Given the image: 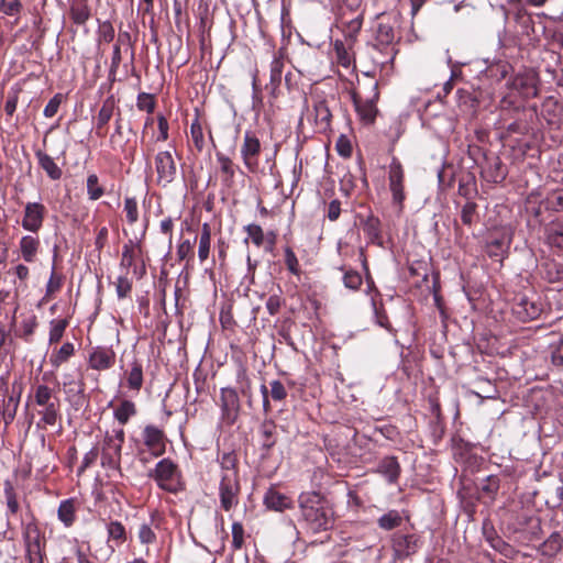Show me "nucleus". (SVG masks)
I'll return each instance as SVG.
<instances>
[{"label":"nucleus","mask_w":563,"mask_h":563,"mask_svg":"<svg viewBox=\"0 0 563 563\" xmlns=\"http://www.w3.org/2000/svg\"><path fill=\"white\" fill-rule=\"evenodd\" d=\"M302 521L313 533L334 526V511L329 501L318 493H302L298 499Z\"/></svg>","instance_id":"nucleus-1"},{"label":"nucleus","mask_w":563,"mask_h":563,"mask_svg":"<svg viewBox=\"0 0 563 563\" xmlns=\"http://www.w3.org/2000/svg\"><path fill=\"white\" fill-rule=\"evenodd\" d=\"M33 399L35 405L41 407L37 411L41 417L37 427L55 426L60 413L59 399L54 390L45 384H38L33 389Z\"/></svg>","instance_id":"nucleus-2"},{"label":"nucleus","mask_w":563,"mask_h":563,"mask_svg":"<svg viewBox=\"0 0 563 563\" xmlns=\"http://www.w3.org/2000/svg\"><path fill=\"white\" fill-rule=\"evenodd\" d=\"M125 439L123 428L112 429L101 442V466L111 471H121L122 448Z\"/></svg>","instance_id":"nucleus-3"},{"label":"nucleus","mask_w":563,"mask_h":563,"mask_svg":"<svg viewBox=\"0 0 563 563\" xmlns=\"http://www.w3.org/2000/svg\"><path fill=\"white\" fill-rule=\"evenodd\" d=\"M512 313L522 322L538 319L543 311V303L534 292L518 294L514 298Z\"/></svg>","instance_id":"nucleus-4"},{"label":"nucleus","mask_w":563,"mask_h":563,"mask_svg":"<svg viewBox=\"0 0 563 563\" xmlns=\"http://www.w3.org/2000/svg\"><path fill=\"white\" fill-rule=\"evenodd\" d=\"M308 121L314 125V131L325 133L331 128L332 113L328 99L319 92L312 95V111H308Z\"/></svg>","instance_id":"nucleus-5"},{"label":"nucleus","mask_w":563,"mask_h":563,"mask_svg":"<svg viewBox=\"0 0 563 563\" xmlns=\"http://www.w3.org/2000/svg\"><path fill=\"white\" fill-rule=\"evenodd\" d=\"M219 484V497L221 508L230 511L239 504L241 490L239 473L221 474Z\"/></svg>","instance_id":"nucleus-6"},{"label":"nucleus","mask_w":563,"mask_h":563,"mask_svg":"<svg viewBox=\"0 0 563 563\" xmlns=\"http://www.w3.org/2000/svg\"><path fill=\"white\" fill-rule=\"evenodd\" d=\"M177 474V465L169 459H163L156 464L150 476L156 481L162 489L176 493L178 490Z\"/></svg>","instance_id":"nucleus-7"},{"label":"nucleus","mask_w":563,"mask_h":563,"mask_svg":"<svg viewBox=\"0 0 563 563\" xmlns=\"http://www.w3.org/2000/svg\"><path fill=\"white\" fill-rule=\"evenodd\" d=\"M156 184L167 187L177 177V164L170 151H159L155 155Z\"/></svg>","instance_id":"nucleus-8"},{"label":"nucleus","mask_w":563,"mask_h":563,"mask_svg":"<svg viewBox=\"0 0 563 563\" xmlns=\"http://www.w3.org/2000/svg\"><path fill=\"white\" fill-rule=\"evenodd\" d=\"M63 389L66 400L75 410H79L84 407L86 402L85 383L81 377L77 378L71 373H65L63 375Z\"/></svg>","instance_id":"nucleus-9"},{"label":"nucleus","mask_w":563,"mask_h":563,"mask_svg":"<svg viewBox=\"0 0 563 563\" xmlns=\"http://www.w3.org/2000/svg\"><path fill=\"white\" fill-rule=\"evenodd\" d=\"M220 407L223 422L229 426L233 424L239 416L240 410V399L235 389L230 387L221 388Z\"/></svg>","instance_id":"nucleus-10"},{"label":"nucleus","mask_w":563,"mask_h":563,"mask_svg":"<svg viewBox=\"0 0 563 563\" xmlns=\"http://www.w3.org/2000/svg\"><path fill=\"white\" fill-rule=\"evenodd\" d=\"M261 153V142L257 136L246 131L243 136L241 146V155L246 168L253 172L258 165V155Z\"/></svg>","instance_id":"nucleus-11"},{"label":"nucleus","mask_w":563,"mask_h":563,"mask_svg":"<svg viewBox=\"0 0 563 563\" xmlns=\"http://www.w3.org/2000/svg\"><path fill=\"white\" fill-rule=\"evenodd\" d=\"M537 82V75L528 70L517 74L509 82V87L522 98H532L538 93Z\"/></svg>","instance_id":"nucleus-12"},{"label":"nucleus","mask_w":563,"mask_h":563,"mask_svg":"<svg viewBox=\"0 0 563 563\" xmlns=\"http://www.w3.org/2000/svg\"><path fill=\"white\" fill-rule=\"evenodd\" d=\"M388 180H389V189L393 195V200L395 203L401 207L402 201L405 200L404 192V169L400 162L394 157L389 165L388 172Z\"/></svg>","instance_id":"nucleus-13"},{"label":"nucleus","mask_w":563,"mask_h":563,"mask_svg":"<svg viewBox=\"0 0 563 563\" xmlns=\"http://www.w3.org/2000/svg\"><path fill=\"white\" fill-rule=\"evenodd\" d=\"M420 548V540L416 534H395L393 539L394 555L405 559L415 554Z\"/></svg>","instance_id":"nucleus-14"},{"label":"nucleus","mask_w":563,"mask_h":563,"mask_svg":"<svg viewBox=\"0 0 563 563\" xmlns=\"http://www.w3.org/2000/svg\"><path fill=\"white\" fill-rule=\"evenodd\" d=\"M115 353L111 347L96 346L88 357V365L95 371H107L114 365Z\"/></svg>","instance_id":"nucleus-15"},{"label":"nucleus","mask_w":563,"mask_h":563,"mask_svg":"<svg viewBox=\"0 0 563 563\" xmlns=\"http://www.w3.org/2000/svg\"><path fill=\"white\" fill-rule=\"evenodd\" d=\"M45 214V207L38 202H27L22 219L23 229L30 232H37L42 225Z\"/></svg>","instance_id":"nucleus-16"},{"label":"nucleus","mask_w":563,"mask_h":563,"mask_svg":"<svg viewBox=\"0 0 563 563\" xmlns=\"http://www.w3.org/2000/svg\"><path fill=\"white\" fill-rule=\"evenodd\" d=\"M143 441L153 455L158 456L165 452V435L157 427L146 426L143 430Z\"/></svg>","instance_id":"nucleus-17"},{"label":"nucleus","mask_w":563,"mask_h":563,"mask_svg":"<svg viewBox=\"0 0 563 563\" xmlns=\"http://www.w3.org/2000/svg\"><path fill=\"white\" fill-rule=\"evenodd\" d=\"M23 540L26 553L44 552V538L34 522H29L23 528Z\"/></svg>","instance_id":"nucleus-18"},{"label":"nucleus","mask_w":563,"mask_h":563,"mask_svg":"<svg viewBox=\"0 0 563 563\" xmlns=\"http://www.w3.org/2000/svg\"><path fill=\"white\" fill-rule=\"evenodd\" d=\"M124 378L129 390L139 393L143 386L144 373L143 364L140 360L134 357L124 371Z\"/></svg>","instance_id":"nucleus-19"},{"label":"nucleus","mask_w":563,"mask_h":563,"mask_svg":"<svg viewBox=\"0 0 563 563\" xmlns=\"http://www.w3.org/2000/svg\"><path fill=\"white\" fill-rule=\"evenodd\" d=\"M545 243L553 249H563V218H556L544 228Z\"/></svg>","instance_id":"nucleus-20"},{"label":"nucleus","mask_w":563,"mask_h":563,"mask_svg":"<svg viewBox=\"0 0 563 563\" xmlns=\"http://www.w3.org/2000/svg\"><path fill=\"white\" fill-rule=\"evenodd\" d=\"M264 505L274 511H284L292 507L291 499L274 488H269L263 498Z\"/></svg>","instance_id":"nucleus-21"},{"label":"nucleus","mask_w":563,"mask_h":563,"mask_svg":"<svg viewBox=\"0 0 563 563\" xmlns=\"http://www.w3.org/2000/svg\"><path fill=\"white\" fill-rule=\"evenodd\" d=\"M353 12L355 14L351 19H346L345 13H342L339 20L344 36L351 41L355 40L363 24V12L358 10Z\"/></svg>","instance_id":"nucleus-22"},{"label":"nucleus","mask_w":563,"mask_h":563,"mask_svg":"<svg viewBox=\"0 0 563 563\" xmlns=\"http://www.w3.org/2000/svg\"><path fill=\"white\" fill-rule=\"evenodd\" d=\"M108 532V547L110 554L114 553L115 547H120L126 540V531L124 526L117 520L110 521L107 525Z\"/></svg>","instance_id":"nucleus-23"},{"label":"nucleus","mask_w":563,"mask_h":563,"mask_svg":"<svg viewBox=\"0 0 563 563\" xmlns=\"http://www.w3.org/2000/svg\"><path fill=\"white\" fill-rule=\"evenodd\" d=\"M40 239L34 235H24L19 242V247L22 258L26 263H33L36 261L37 253L40 250Z\"/></svg>","instance_id":"nucleus-24"},{"label":"nucleus","mask_w":563,"mask_h":563,"mask_svg":"<svg viewBox=\"0 0 563 563\" xmlns=\"http://www.w3.org/2000/svg\"><path fill=\"white\" fill-rule=\"evenodd\" d=\"M35 156L37 158L38 165L43 170H45V173L51 179L57 180L62 177V169L57 166V164L48 154H46L42 150H37L35 151Z\"/></svg>","instance_id":"nucleus-25"},{"label":"nucleus","mask_w":563,"mask_h":563,"mask_svg":"<svg viewBox=\"0 0 563 563\" xmlns=\"http://www.w3.org/2000/svg\"><path fill=\"white\" fill-rule=\"evenodd\" d=\"M378 472L382 473L389 483H394L399 477L400 465L396 457L386 456L379 462Z\"/></svg>","instance_id":"nucleus-26"},{"label":"nucleus","mask_w":563,"mask_h":563,"mask_svg":"<svg viewBox=\"0 0 563 563\" xmlns=\"http://www.w3.org/2000/svg\"><path fill=\"white\" fill-rule=\"evenodd\" d=\"M70 16L74 23L84 25L90 18V10L87 0H73Z\"/></svg>","instance_id":"nucleus-27"},{"label":"nucleus","mask_w":563,"mask_h":563,"mask_svg":"<svg viewBox=\"0 0 563 563\" xmlns=\"http://www.w3.org/2000/svg\"><path fill=\"white\" fill-rule=\"evenodd\" d=\"M75 353V346L70 342H65L58 350L53 351L49 356V363L54 368H58L67 362Z\"/></svg>","instance_id":"nucleus-28"},{"label":"nucleus","mask_w":563,"mask_h":563,"mask_svg":"<svg viewBox=\"0 0 563 563\" xmlns=\"http://www.w3.org/2000/svg\"><path fill=\"white\" fill-rule=\"evenodd\" d=\"M355 109L360 115V118L366 123H372L376 117V107L372 100H361L357 97H354Z\"/></svg>","instance_id":"nucleus-29"},{"label":"nucleus","mask_w":563,"mask_h":563,"mask_svg":"<svg viewBox=\"0 0 563 563\" xmlns=\"http://www.w3.org/2000/svg\"><path fill=\"white\" fill-rule=\"evenodd\" d=\"M57 517L65 527H70L75 522L76 508L73 499H66L59 504Z\"/></svg>","instance_id":"nucleus-30"},{"label":"nucleus","mask_w":563,"mask_h":563,"mask_svg":"<svg viewBox=\"0 0 563 563\" xmlns=\"http://www.w3.org/2000/svg\"><path fill=\"white\" fill-rule=\"evenodd\" d=\"M276 426L273 421H264L260 427L261 444L265 450H271L276 443Z\"/></svg>","instance_id":"nucleus-31"},{"label":"nucleus","mask_w":563,"mask_h":563,"mask_svg":"<svg viewBox=\"0 0 563 563\" xmlns=\"http://www.w3.org/2000/svg\"><path fill=\"white\" fill-rule=\"evenodd\" d=\"M131 44V36L128 32L119 33L117 43L113 46V53L111 58V67L110 73L117 71L119 68L122 56H121V46L122 45H130Z\"/></svg>","instance_id":"nucleus-32"},{"label":"nucleus","mask_w":563,"mask_h":563,"mask_svg":"<svg viewBox=\"0 0 563 563\" xmlns=\"http://www.w3.org/2000/svg\"><path fill=\"white\" fill-rule=\"evenodd\" d=\"M136 415V408L133 401L123 400L115 409H114V418L123 426L125 424L131 417Z\"/></svg>","instance_id":"nucleus-33"},{"label":"nucleus","mask_w":563,"mask_h":563,"mask_svg":"<svg viewBox=\"0 0 563 563\" xmlns=\"http://www.w3.org/2000/svg\"><path fill=\"white\" fill-rule=\"evenodd\" d=\"M114 108H115V102L112 97L107 98L103 101V103L99 110V113L97 115V128L98 129H101L109 123V121L111 120V118L113 115Z\"/></svg>","instance_id":"nucleus-34"},{"label":"nucleus","mask_w":563,"mask_h":563,"mask_svg":"<svg viewBox=\"0 0 563 563\" xmlns=\"http://www.w3.org/2000/svg\"><path fill=\"white\" fill-rule=\"evenodd\" d=\"M68 327L67 319H53L49 322L48 343L54 344L62 340L66 328Z\"/></svg>","instance_id":"nucleus-35"},{"label":"nucleus","mask_w":563,"mask_h":563,"mask_svg":"<svg viewBox=\"0 0 563 563\" xmlns=\"http://www.w3.org/2000/svg\"><path fill=\"white\" fill-rule=\"evenodd\" d=\"M376 41L378 45L389 46L395 41L394 27L388 23H378L376 30Z\"/></svg>","instance_id":"nucleus-36"},{"label":"nucleus","mask_w":563,"mask_h":563,"mask_svg":"<svg viewBox=\"0 0 563 563\" xmlns=\"http://www.w3.org/2000/svg\"><path fill=\"white\" fill-rule=\"evenodd\" d=\"M3 402L5 404L3 409L4 412V423L5 426L10 424L15 415L20 402V395H10L7 398H2Z\"/></svg>","instance_id":"nucleus-37"},{"label":"nucleus","mask_w":563,"mask_h":563,"mask_svg":"<svg viewBox=\"0 0 563 563\" xmlns=\"http://www.w3.org/2000/svg\"><path fill=\"white\" fill-rule=\"evenodd\" d=\"M210 241H211L210 228L207 223H205L202 227V232L200 234L199 247H198V257H199L200 262L206 261L209 256Z\"/></svg>","instance_id":"nucleus-38"},{"label":"nucleus","mask_w":563,"mask_h":563,"mask_svg":"<svg viewBox=\"0 0 563 563\" xmlns=\"http://www.w3.org/2000/svg\"><path fill=\"white\" fill-rule=\"evenodd\" d=\"M363 231L372 242H376L380 239V222L378 218L368 216L363 223Z\"/></svg>","instance_id":"nucleus-39"},{"label":"nucleus","mask_w":563,"mask_h":563,"mask_svg":"<svg viewBox=\"0 0 563 563\" xmlns=\"http://www.w3.org/2000/svg\"><path fill=\"white\" fill-rule=\"evenodd\" d=\"M283 69H284V60L280 57L274 56V58L271 63V70H269V73H271L269 85L272 86L273 90L276 89L282 82Z\"/></svg>","instance_id":"nucleus-40"},{"label":"nucleus","mask_w":563,"mask_h":563,"mask_svg":"<svg viewBox=\"0 0 563 563\" xmlns=\"http://www.w3.org/2000/svg\"><path fill=\"white\" fill-rule=\"evenodd\" d=\"M401 516L397 510H390L378 519V526L384 530H391L400 526Z\"/></svg>","instance_id":"nucleus-41"},{"label":"nucleus","mask_w":563,"mask_h":563,"mask_svg":"<svg viewBox=\"0 0 563 563\" xmlns=\"http://www.w3.org/2000/svg\"><path fill=\"white\" fill-rule=\"evenodd\" d=\"M87 194L90 200H98L104 194V189L99 185V178L96 174H90L87 177Z\"/></svg>","instance_id":"nucleus-42"},{"label":"nucleus","mask_w":563,"mask_h":563,"mask_svg":"<svg viewBox=\"0 0 563 563\" xmlns=\"http://www.w3.org/2000/svg\"><path fill=\"white\" fill-rule=\"evenodd\" d=\"M551 360L555 366H563V334L550 344Z\"/></svg>","instance_id":"nucleus-43"},{"label":"nucleus","mask_w":563,"mask_h":563,"mask_svg":"<svg viewBox=\"0 0 563 563\" xmlns=\"http://www.w3.org/2000/svg\"><path fill=\"white\" fill-rule=\"evenodd\" d=\"M219 463L221 467V474L238 473L236 470V456L232 452L223 453L219 457Z\"/></svg>","instance_id":"nucleus-44"},{"label":"nucleus","mask_w":563,"mask_h":563,"mask_svg":"<svg viewBox=\"0 0 563 563\" xmlns=\"http://www.w3.org/2000/svg\"><path fill=\"white\" fill-rule=\"evenodd\" d=\"M190 135L195 147L201 152L205 146L202 126L198 119H195L190 125Z\"/></svg>","instance_id":"nucleus-45"},{"label":"nucleus","mask_w":563,"mask_h":563,"mask_svg":"<svg viewBox=\"0 0 563 563\" xmlns=\"http://www.w3.org/2000/svg\"><path fill=\"white\" fill-rule=\"evenodd\" d=\"M124 212L130 224H134L139 220V208L135 198L126 197L124 199Z\"/></svg>","instance_id":"nucleus-46"},{"label":"nucleus","mask_w":563,"mask_h":563,"mask_svg":"<svg viewBox=\"0 0 563 563\" xmlns=\"http://www.w3.org/2000/svg\"><path fill=\"white\" fill-rule=\"evenodd\" d=\"M545 277L550 283H558L563 280V266L555 263H545Z\"/></svg>","instance_id":"nucleus-47"},{"label":"nucleus","mask_w":563,"mask_h":563,"mask_svg":"<svg viewBox=\"0 0 563 563\" xmlns=\"http://www.w3.org/2000/svg\"><path fill=\"white\" fill-rule=\"evenodd\" d=\"M476 203L473 201H467L462 210H461V220L465 225H472L477 218L476 214Z\"/></svg>","instance_id":"nucleus-48"},{"label":"nucleus","mask_w":563,"mask_h":563,"mask_svg":"<svg viewBox=\"0 0 563 563\" xmlns=\"http://www.w3.org/2000/svg\"><path fill=\"white\" fill-rule=\"evenodd\" d=\"M509 246V241H507L505 238L501 239H494L487 244V252L488 255L499 256L501 255Z\"/></svg>","instance_id":"nucleus-49"},{"label":"nucleus","mask_w":563,"mask_h":563,"mask_svg":"<svg viewBox=\"0 0 563 563\" xmlns=\"http://www.w3.org/2000/svg\"><path fill=\"white\" fill-rule=\"evenodd\" d=\"M36 327L37 320L35 316H30L23 319L21 322V333L19 334V336H21L25 341H29L30 338L33 335Z\"/></svg>","instance_id":"nucleus-50"},{"label":"nucleus","mask_w":563,"mask_h":563,"mask_svg":"<svg viewBox=\"0 0 563 563\" xmlns=\"http://www.w3.org/2000/svg\"><path fill=\"white\" fill-rule=\"evenodd\" d=\"M63 278L58 276L55 272V267H52V273L49 279L46 284V292L45 297L51 298L56 291H58L62 287Z\"/></svg>","instance_id":"nucleus-51"},{"label":"nucleus","mask_w":563,"mask_h":563,"mask_svg":"<svg viewBox=\"0 0 563 563\" xmlns=\"http://www.w3.org/2000/svg\"><path fill=\"white\" fill-rule=\"evenodd\" d=\"M547 207L554 211H563V188L552 191L547 197Z\"/></svg>","instance_id":"nucleus-52"},{"label":"nucleus","mask_w":563,"mask_h":563,"mask_svg":"<svg viewBox=\"0 0 563 563\" xmlns=\"http://www.w3.org/2000/svg\"><path fill=\"white\" fill-rule=\"evenodd\" d=\"M244 230L257 247L263 245L265 234L258 224H249L244 228Z\"/></svg>","instance_id":"nucleus-53"},{"label":"nucleus","mask_w":563,"mask_h":563,"mask_svg":"<svg viewBox=\"0 0 563 563\" xmlns=\"http://www.w3.org/2000/svg\"><path fill=\"white\" fill-rule=\"evenodd\" d=\"M343 284L351 290H357L362 285V276L356 271H347L344 273Z\"/></svg>","instance_id":"nucleus-54"},{"label":"nucleus","mask_w":563,"mask_h":563,"mask_svg":"<svg viewBox=\"0 0 563 563\" xmlns=\"http://www.w3.org/2000/svg\"><path fill=\"white\" fill-rule=\"evenodd\" d=\"M499 489V479L495 475H489L481 485V490L489 497H494Z\"/></svg>","instance_id":"nucleus-55"},{"label":"nucleus","mask_w":563,"mask_h":563,"mask_svg":"<svg viewBox=\"0 0 563 563\" xmlns=\"http://www.w3.org/2000/svg\"><path fill=\"white\" fill-rule=\"evenodd\" d=\"M22 4L20 0H1L0 10L5 15H18L21 12Z\"/></svg>","instance_id":"nucleus-56"},{"label":"nucleus","mask_w":563,"mask_h":563,"mask_svg":"<svg viewBox=\"0 0 563 563\" xmlns=\"http://www.w3.org/2000/svg\"><path fill=\"white\" fill-rule=\"evenodd\" d=\"M244 543V528L241 522L232 523V547L240 550Z\"/></svg>","instance_id":"nucleus-57"},{"label":"nucleus","mask_w":563,"mask_h":563,"mask_svg":"<svg viewBox=\"0 0 563 563\" xmlns=\"http://www.w3.org/2000/svg\"><path fill=\"white\" fill-rule=\"evenodd\" d=\"M135 249H136V246H134L132 244V242L123 245L122 257H121V266L122 267L129 268L134 264Z\"/></svg>","instance_id":"nucleus-58"},{"label":"nucleus","mask_w":563,"mask_h":563,"mask_svg":"<svg viewBox=\"0 0 563 563\" xmlns=\"http://www.w3.org/2000/svg\"><path fill=\"white\" fill-rule=\"evenodd\" d=\"M285 264L287 266V269L294 274L299 275V262L295 254V252L290 247L285 249Z\"/></svg>","instance_id":"nucleus-59"},{"label":"nucleus","mask_w":563,"mask_h":563,"mask_svg":"<svg viewBox=\"0 0 563 563\" xmlns=\"http://www.w3.org/2000/svg\"><path fill=\"white\" fill-rule=\"evenodd\" d=\"M271 396L275 401H283L287 397V390L284 386V384L278 380H272L271 382Z\"/></svg>","instance_id":"nucleus-60"},{"label":"nucleus","mask_w":563,"mask_h":563,"mask_svg":"<svg viewBox=\"0 0 563 563\" xmlns=\"http://www.w3.org/2000/svg\"><path fill=\"white\" fill-rule=\"evenodd\" d=\"M217 161L220 164L221 172L225 174L228 178H233L235 170L232 161L221 153L217 154Z\"/></svg>","instance_id":"nucleus-61"},{"label":"nucleus","mask_w":563,"mask_h":563,"mask_svg":"<svg viewBox=\"0 0 563 563\" xmlns=\"http://www.w3.org/2000/svg\"><path fill=\"white\" fill-rule=\"evenodd\" d=\"M63 96L60 93H56L44 108L43 114L46 118H53L62 103Z\"/></svg>","instance_id":"nucleus-62"},{"label":"nucleus","mask_w":563,"mask_h":563,"mask_svg":"<svg viewBox=\"0 0 563 563\" xmlns=\"http://www.w3.org/2000/svg\"><path fill=\"white\" fill-rule=\"evenodd\" d=\"M115 288L118 297L125 298L132 289V283L126 276H120L117 279Z\"/></svg>","instance_id":"nucleus-63"},{"label":"nucleus","mask_w":563,"mask_h":563,"mask_svg":"<svg viewBox=\"0 0 563 563\" xmlns=\"http://www.w3.org/2000/svg\"><path fill=\"white\" fill-rule=\"evenodd\" d=\"M139 539L141 543L150 544L156 540V534L148 525L143 523L139 529Z\"/></svg>","instance_id":"nucleus-64"}]
</instances>
